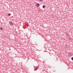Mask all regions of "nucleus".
Returning a JSON list of instances; mask_svg holds the SVG:
<instances>
[{"mask_svg": "<svg viewBox=\"0 0 73 73\" xmlns=\"http://www.w3.org/2000/svg\"><path fill=\"white\" fill-rule=\"evenodd\" d=\"M3 29V28H2V27H1L0 28V30H1V31H2Z\"/></svg>", "mask_w": 73, "mask_h": 73, "instance_id": "nucleus-4", "label": "nucleus"}, {"mask_svg": "<svg viewBox=\"0 0 73 73\" xmlns=\"http://www.w3.org/2000/svg\"><path fill=\"white\" fill-rule=\"evenodd\" d=\"M11 14L8 13V16H11Z\"/></svg>", "mask_w": 73, "mask_h": 73, "instance_id": "nucleus-6", "label": "nucleus"}, {"mask_svg": "<svg viewBox=\"0 0 73 73\" xmlns=\"http://www.w3.org/2000/svg\"><path fill=\"white\" fill-rule=\"evenodd\" d=\"M9 24V25H13V22L11 21L10 22Z\"/></svg>", "mask_w": 73, "mask_h": 73, "instance_id": "nucleus-2", "label": "nucleus"}, {"mask_svg": "<svg viewBox=\"0 0 73 73\" xmlns=\"http://www.w3.org/2000/svg\"><path fill=\"white\" fill-rule=\"evenodd\" d=\"M71 54V56H72V55H73V54Z\"/></svg>", "mask_w": 73, "mask_h": 73, "instance_id": "nucleus-10", "label": "nucleus"}, {"mask_svg": "<svg viewBox=\"0 0 73 73\" xmlns=\"http://www.w3.org/2000/svg\"><path fill=\"white\" fill-rule=\"evenodd\" d=\"M25 24L26 25H28V23L27 22H26Z\"/></svg>", "mask_w": 73, "mask_h": 73, "instance_id": "nucleus-7", "label": "nucleus"}, {"mask_svg": "<svg viewBox=\"0 0 73 73\" xmlns=\"http://www.w3.org/2000/svg\"><path fill=\"white\" fill-rule=\"evenodd\" d=\"M45 5H43L42 6V8H45Z\"/></svg>", "mask_w": 73, "mask_h": 73, "instance_id": "nucleus-5", "label": "nucleus"}, {"mask_svg": "<svg viewBox=\"0 0 73 73\" xmlns=\"http://www.w3.org/2000/svg\"><path fill=\"white\" fill-rule=\"evenodd\" d=\"M71 59L72 60V61H73V57L71 58Z\"/></svg>", "mask_w": 73, "mask_h": 73, "instance_id": "nucleus-8", "label": "nucleus"}, {"mask_svg": "<svg viewBox=\"0 0 73 73\" xmlns=\"http://www.w3.org/2000/svg\"><path fill=\"white\" fill-rule=\"evenodd\" d=\"M37 67H38V66H34V70L35 71H36V70H37V69H38V68H37Z\"/></svg>", "mask_w": 73, "mask_h": 73, "instance_id": "nucleus-1", "label": "nucleus"}, {"mask_svg": "<svg viewBox=\"0 0 73 73\" xmlns=\"http://www.w3.org/2000/svg\"><path fill=\"white\" fill-rule=\"evenodd\" d=\"M40 1H42V0H39Z\"/></svg>", "mask_w": 73, "mask_h": 73, "instance_id": "nucleus-9", "label": "nucleus"}, {"mask_svg": "<svg viewBox=\"0 0 73 73\" xmlns=\"http://www.w3.org/2000/svg\"><path fill=\"white\" fill-rule=\"evenodd\" d=\"M36 6L37 7H39V6H40V5L38 3H36Z\"/></svg>", "mask_w": 73, "mask_h": 73, "instance_id": "nucleus-3", "label": "nucleus"}]
</instances>
